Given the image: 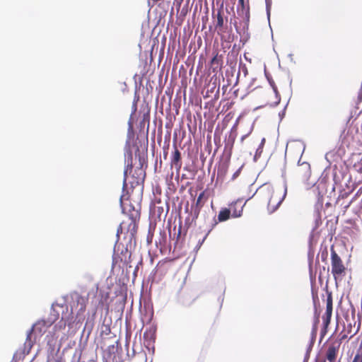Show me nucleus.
Returning <instances> with one entry per match:
<instances>
[{
    "instance_id": "f257e3e1",
    "label": "nucleus",
    "mask_w": 362,
    "mask_h": 362,
    "mask_svg": "<svg viewBox=\"0 0 362 362\" xmlns=\"http://www.w3.org/2000/svg\"><path fill=\"white\" fill-rule=\"evenodd\" d=\"M139 167L136 168L133 170V155L129 150L125 155V163L127 164L124 171L123 187H127V181L132 187H135L144 181L146 173L143 169V163L145 162L144 157L139 156Z\"/></svg>"
},
{
    "instance_id": "f03ea898",
    "label": "nucleus",
    "mask_w": 362,
    "mask_h": 362,
    "mask_svg": "<svg viewBox=\"0 0 362 362\" xmlns=\"http://www.w3.org/2000/svg\"><path fill=\"white\" fill-rule=\"evenodd\" d=\"M262 192L268 198L267 210L269 214L275 212L281 204L287 193L286 185L272 186L264 184L260 188Z\"/></svg>"
},
{
    "instance_id": "7ed1b4c3",
    "label": "nucleus",
    "mask_w": 362,
    "mask_h": 362,
    "mask_svg": "<svg viewBox=\"0 0 362 362\" xmlns=\"http://www.w3.org/2000/svg\"><path fill=\"white\" fill-rule=\"evenodd\" d=\"M140 218V211L136 209L129 211L127 218L123 220L117 230V240L119 235L124 234V238L131 242L134 238L138 230V221Z\"/></svg>"
},
{
    "instance_id": "20e7f679",
    "label": "nucleus",
    "mask_w": 362,
    "mask_h": 362,
    "mask_svg": "<svg viewBox=\"0 0 362 362\" xmlns=\"http://www.w3.org/2000/svg\"><path fill=\"white\" fill-rule=\"evenodd\" d=\"M331 252V272L333 278L337 284L346 276V267L344 265L343 260L339 255L334 250V247H332L330 249Z\"/></svg>"
},
{
    "instance_id": "39448f33",
    "label": "nucleus",
    "mask_w": 362,
    "mask_h": 362,
    "mask_svg": "<svg viewBox=\"0 0 362 362\" xmlns=\"http://www.w3.org/2000/svg\"><path fill=\"white\" fill-rule=\"evenodd\" d=\"M332 309H333V300L332 293H329L327 297V305H326V310L325 314L322 316V323L323 327L321 330V335L324 337L327 332L328 327L330 324L331 317L332 315Z\"/></svg>"
},
{
    "instance_id": "423d86ee",
    "label": "nucleus",
    "mask_w": 362,
    "mask_h": 362,
    "mask_svg": "<svg viewBox=\"0 0 362 362\" xmlns=\"http://www.w3.org/2000/svg\"><path fill=\"white\" fill-rule=\"evenodd\" d=\"M88 301V297L78 295L74 305L71 306V312L76 311V317L82 316L86 311L87 303Z\"/></svg>"
},
{
    "instance_id": "0eeeda50",
    "label": "nucleus",
    "mask_w": 362,
    "mask_h": 362,
    "mask_svg": "<svg viewBox=\"0 0 362 362\" xmlns=\"http://www.w3.org/2000/svg\"><path fill=\"white\" fill-rule=\"evenodd\" d=\"M52 322H47L45 320L37 321L35 324H34L32 329L28 334L27 339H30L31 334L33 332L35 334H37L38 336H42L43 334L46 332L47 328L49 327L52 325Z\"/></svg>"
},
{
    "instance_id": "6e6552de",
    "label": "nucleus",
    "mask_w": 362,
    "mask_h": 362,
    "mask_svg": "<svg viewBox=\"0 0 362 362\" xmlns=\"http://www.w3.org/2000/svg\"><path fill=\"white\" fill-rule=\"evenodd\" d=\"M296 173L301 180H308L311 174L310 166L308 163H303L296 168Z\"/></svg>"
},
{
    "instance_id": "1a4fd4ad",
    "label": "nucleus",
    "mask_w": 362,
    "mask_h": 362,
    "mask_svg": "<svg viewBox=\"0 0 362 362\" xmlns=\"http://www.w3.org/2000/svg\"><path fill=\"white\" fill-rule=\"evenodd\" d=\"M229 209L230 210V213H232V217L238 218L242 216L244 204H243V201L240 199H238L233 202H232Z\"/></svg>"
},
{
    "instance_id": "9d476101",
    "label": "nucleus",
    "mask_w": 362,
    "mask_h": 362,
    "mask_svg": "<svg viewBox=\"0 0 362 362\" xmlns=\"http://www.w3.org/2000/svg\"><path fill=\"white\" fill-rule=\"evenodd\" d=\"M339 347L340 344L339 343H333L329 345L326 352V358L329 362H336Z\"/></svg>"
},
{
    "instance_id": "9b49d317",
    "label": "nucleus",
    "mask_w": 362,
    "mask_h": 362,
    "mask_svg": "<svg viewBox=\"0 0 362 362\" xmlns=\"http://www.w3.org/2000/svg\"><path fill=\"white\" fill-rule=\"evenodd\" d=\"M175 151L171 158V166H175L176 170L179 172L182 168L181 153L176 144H174Z\"/></svg>"
},
{
    "instance_id": "f8f14e48",
    "label": "nucleus",
    "mask_w": 362,
    "mask_h": 362,
    "mask_svg": "<svg viewBox=\"0 0 362 362\" xmlns=\"http://www.w3.org/2000/svg\"><path fill=\"white\" fill-rule=\"evenodd\" d=\"M223 56L219 55L218 52L214 56L211 60V69L213 72H217L221 70L223 66Z\"/></svg>"
},
{
    "instance_id": "ddd939ff",
    "label": "nucleus",
    "mask_w": 362,
    "mask_h": 362,
    "mask_svg": "<svg viewBox=\"0 0 362 362\" xmlns=\"http://www.w3.org/2000/svg\"><path fill=\"white\" fill-rule=\"evenodd\" d=\"M230 217V210L227 208H223L219 211L218 220L214 218L213 226H215L218 222H223L228 220Z\"/></svg>"
},
{
    "instance_id": "4468645a",
    "label": "nucleus",
    "mask_w": 362,
    "mask_h": 362,
    "mask_svg": "<svg viewBox=\"0 0 362 362\" xmlns=\"http://www.w3.org/2000/svg\"><path fill=\"white\" fill-rule=\"evenodd\" d=\"M204 195H205V192H202V193L199 194V195L197 199L196 210L197 211V213H199L201 209L203 207V206L204 205V204L206 202V199H205V200H204Z\"/></svg>"
},
{
    "instance_id": "2eb2a0df",
    "label": "nucleus",
    "mask_w": 362,
    "mask_h": 362,
    "mask_svg": "<svg viewBox=\"0 0 362 362\" xmlns=\"http://www.w3.org/2000/svg\"><path fill=\"white\" fill-rule=\"evenodd\" d=\"M216 17H217V23L216 25V28H218L220 30H222V28H223V24H224V20H223V12L221 9L218 11Z\"/></svg>"
},
{
    "instance_id": "dca6fc26",
    "label": "nucleus",
    "mask_w": 362,
    "mask_h": 362,
    "mask_svg": "<svg viewBox=\"0 0 362 362\" xmlns=\"http://www.w3.org/2000/svg\"><path fill=\"white\" fill-rule=\"evenodd\" d=\"M238 4L241 6L242 11H245L247 14L249 13V4L248 1L247 2L245 0H238Z\"/></svg>"
},
{
    "instance_id": "f3484780",
    "label": "nucleus",
    "mask_w": 362,
    "mask_h": 362,
    "mask_svg": "<svg viewBox=\"0 0 362 362\" xmlns=\"http://www.w3.org/2000/svg\"><path fill=\"white\" fill-rule=\"evenodd\" d=\"M120 202H121V206L122 208L123 212L124 214H127V216H128V214L129 213V211H132L133 209H135L134 207L131 204L124 206V204L122 203V197L120 198Z\"/></svg>"
},
{
    "instance_id": "a211bd4d",
    "label": "nucleus",
    "mask_w": 362,
    "mask_h": 362,
    "mask_svg": "<svg viewBox=\"0 0 362 362\" xmlns=\"http://www.w3.org/2000/svg\"><path fill=\"white\" fill-rule=\"evenodd\" d=\"M66 326V322L63 319H62L57 325H55L54 330L57 332V331H59L62 329H64Z\"/></svg>"
},
{
    "instance_id": "6ab92c4d",
    "label": "nucleus",
    "mask_w": 362,
    "mask_h": 362,
    "mask_svg": "<svg viewBox=\"0 0 362 362\" xmlns=\"http://www.w3.org/2000/svg\"><path fill=\"white\" fill-rule=\"evenodd\" d=\"M354 168L358 173H362V157L354 164Z\"/></svg>"
},
{
    "instance_id": "aec40b11",
    "label": "nucleus",
    "mask_w": 362,
    "mask_h": 362,
    "mask_svg": "<svg viewBox=\"0 0 362 362\" xmlns=\"http://www.w3.org/2000/svg\"><path fill=\"white\" fill-rule=\"evenodd\" d=\"M319 322V318L318 317H316V321H315V325H314V331L315 332L316 329H317V324Z\"/></svg>"
},
{
    "instance_id": "412c9836",
    "label": "nucleus",
    "mask_w": 362,
    "mask_h": 362,
    "mask_svg": "<svg viewBox=\"0 0 362 362\" xmlns=\"http://www.w3.org/2000/svg\"><path fill=\"white\" fill-rule=\"evenodd\" d=\"M247 136V134H245L241 137V141L243 142L244 139Z\"/></svg>"
},
{
    "instance_id": "4be33fe9",
    "label": "nucleus",
    "mask_w": 362,
    "mask_h": 362,
    "mask_svg": "<svg viewBox=\"0 0 362 362\" xmlns=\"http://www.w3.org/2000/svg\"><path fill=\"white\" fill-rule=\"evenodd\" d=\"M11 362H17V360L16 359V356H13L12 360L11 361Z\"/></svg>"
},
{
    "instance_id": "5701e85b",
    "label": "nucleus",
    "mask_w": 362,
    "mask_h": 362,
    "mask_svg": "<svg viewBox=\"0 0 362 362\" xmlns=\"http://www.w3.org/2000/svg\"><path fill=\"white\" fill-rule=\"evenodd\" d=\"M210 230H209L208 233H209V232H210ZM208 234H209V233H207V234L205 235V237H204V239L202 240V242H204V240L206 239V236L208 235Z\"/></svg>"
},
{
    "instance_id": "b1692460",
    "label": "nucleus",
    "mask_w": 362,
    "mask_h": 362,
    "mask_svg": "<svg viewBox=\"0 0 362 362\" xmlns=\"http://www.w3.org/2000/svg\"><path fill=\"white\" fill-rule=\"evenodd\" d=\"M183 0H178V4L180 5L182 3Z\"/></svg>"
},
{
    "instance_id": "393cba45",
    "label": "nucleus",
    "mask_w": 362,
    "mask_h": 362,
    "mask_svg": "<svg viewBox=\"0 0 362 362\" xmlns=\"http://www.w3.org/2000/svg\"><path fill=\"white\" fill-rule=\"evenodd\" d=\"M264 141H265V139H263L262 140V143H261V144H262V145H263V144H264Z\"/></svg>"
},
{
    "instance_id": "a878e982",
    "label": "nucleus",
    "mask_w": 362,
    "mask_h": 362,
    "mask_svg": "<svg viewBox=\"0 0 362 362\" xmlns=\"http://www.w3.org/2000/svg\"><path fill=\"white\" fill-rule=\"evenodd\" d=\"M180 233H181V228L179 229L178 236L180 235Z\"/></svg>"
},
{
    "instance_id": "bb28decb",
    "label": "nucleus",
    "mask_w": 362,
    "mask_h": 362,
    "mask_svg": "<svg viewBox=\"0 0 362 362\" xmlns=\"http://www.w3.org/2000/svg\"><path fill=\"white\" fill-rule=\"evenodd\" d=\"M167 155H168V153L166 152V153H165V158L167 156Z\"/></svg>"
}]
</instances>
